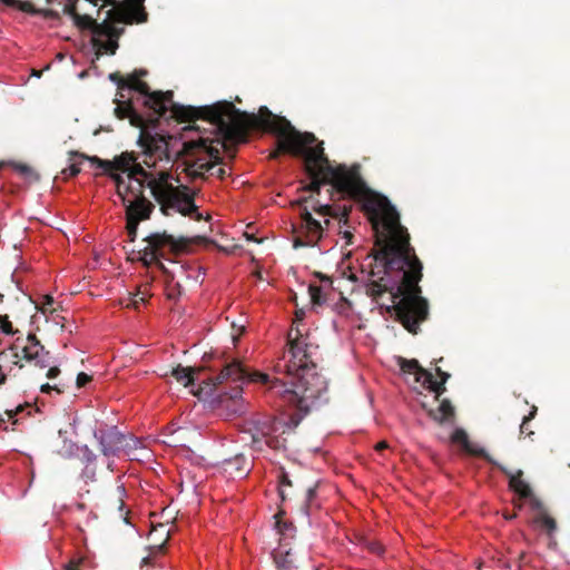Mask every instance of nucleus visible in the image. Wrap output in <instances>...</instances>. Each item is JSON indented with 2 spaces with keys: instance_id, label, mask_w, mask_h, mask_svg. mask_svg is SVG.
I'll return each mask as SVG.
<instances>
[{
  "instance_id": "nucleus-1",
  "label": "nucleus",
  "mask_w": 570,
  "mask_h": 570,
  "mask_svg": "<svg viewBox=\"0 0 570 570\" xmlns=\"http://www.w3.org/2000/svg\"><path fill=\"white\" fill-rule=\"evenodd\" d=\"M147 73L138 70L128 79L118 82L117 107L119 119L129 118L130 124L144 128L147 121H157L170 111L181 121L203 120L210 129L197 125L184 127L183 165L191 180L208 177L223 179L228 173L220 166V150L228 142H243L247 131L264 130L276 135L278 149L302 156L306 170L312 176L309 190L320 193L323 185L331 184L344 196L363 203L375 228L382 226L387 244L374 255L366 256L362 264V281L366 293L381 307L394 309L397 320L415 334L420 323L429 314L428 301L423 298L419 282L422 278V264L410 245V237L400 224V216L386 197L368 190L360 175L357 165L333 166L324 154L322 142L314 146L316 138L311 132H299L284 117L275 116L267 107L258 114L238 110L232 102L222 101L210 106H180L173 101V91H150L140 80Z\"/></svg>"
},
{
  "instance_id": "nucleus-2",
  "label": "nucleus",
  "mask_w": 570,
  "mask_h": 570,
  "mask_svg": "<svg viewBox=\"0 0 570 570\" xmlns=\"http://www.w3.org/2000/svg\"><path fill=\"white\" fill-rule=\"evenodd\" d=\"M303 311L295 313V320L287 334V347L274 362L272 373L250 371L239 361H233L218 374L208 379L220 401L232 402L233 412L245 411L242 399V386L245 383L259 385L266 397L275 401L278 406L294 407L296 412L291 417L294 425H297L326 393L327 382L317 373L314 361L317 345L303 324Z\"/></svg>"
},
{
  "instance_id": "nucleus-3",
  "label": "nucleus",
  "mask_w": 570,
  "mask_h": 570,
  "mask_svg": "<svg viewBox=\"0 0 570 570\" xmlns=\"http://www.w3.org/2000/svg\"><path fill=\"white\" fill-rule=\"evenodd\" d=\"M144 148L139 156L124 153L112 161H105L104 169L109 173L116 185V193L126 209L127 234L135 240L138 225L148 219L154 204L144 196L145 187L150 189L164 215L180 214L202 218L195 204V190L186 185L174 186L170 168L174 155L164 137L140 136Z\"/></svg>"
},
{
  "instance_id": "nucleus-4",
  "label": "nucleus",
  "mask_w": 570,
  "mask_h": 570,
  "mask_svg": "<svg viewBox=\"0 0 570 570\" xmlns=\"http://www.w3.org/2000/svg\"><path fill=\"white\" fill-rule=\"evenodd\" d=\"M336 224L337 234L344 239L345 245H351L353 233L348 226L347 212L336 210L330 204L311 202V210L305 205L299 212V223L294 225V246H314L327 235Z\"/></svg>"
},
{
  "instance_id": "nucleus-5",
  "label": "nucleus",
  "mask_w": 570,
  "mask_h": 570,
  "mask_svg": "<svg viewBox=\"0 0 570 570\" xmlns=\"http://www.w3.org/2000/svg\"><path fill=\"white\" fill-rule=\"evenodd\" d=\"M146 245L139 250L140 259L145 265H157L165 274L168 275L170 282H176L179 286V282L183 277L194 278L198 281L200 276L199 268H186L184 265L169 261L174 265L173 269H168L161 262V259H168L170 254H174L180 249L178 242L173 235L167 233H153L145 238Z\"/></svg>"
},
{
  "instance_id": "nucleus-6",
  "label": "nucleus",
  "mask_w": 570,
  "mask_h": 570,
  "mask_svg": "<svg viewBox=\"0 0 570 570\" xmlns=\"http://www.w3.org/2000/svg\"><path fill=\"white\" fill-rule=\"evenodd\" d=\"M281 428L282 423L275 417L256 414L244 421L240 432L249 438L255 451L277 450L284 446V440L278 435Z\"/></svg>"
},
{
  "instance_id": "nucleus-7",
  "label": "nucleus",
  "mask_w": 570,
  "mask_h": 570,
  "mask_svg": "<svg viewBox=\"0 0 570 570\" xmlns=\"http://www.w3.org/2000/svg\"><path fill=\"white\" fill-rule=\"evenodd\" d=\"M105 456H118L124 453L131 455L132 451L141 446V441L131 435L121 433L117 426L100 428L94 432Z\"/></svg>"
},
{
  "instance_id": "nucleus-8",
  "label": "nucleus",
  "mask_w": 570,
  "mask_h": 570,
  "mask_svg": "<svg viewBox=\"0 0 570 570\" xmlns=\"http://www.w3.org/2000/svg\"><path fill=\"white\" fill-rule=\"evenodd\" d=\"M75 23L81 29H88L92 33V42L94 46L99 50H104L105 52H109L111 55L115 53L118 45L115 39H112V29L105 21L104 23H97L88 14H79L77 12H72Z\"/></svg>"
},
{
  "instance_id": "nucleus-9",
  "label": "nucleus",
  "mask_w": 570,
  "mask_h": 570,
  "mask_svg": "<svg viewBox=\"0 0 570 570\" xmlns=\"http://www.w3.org/2000/svg\"><path fill=\"white\" fill-rule=\"evenodd\" d=\"M276 529L279 537L278 546L273 550V559L276 567L282 570L296 568V558L292 551L291 541L295 537V527L292 523L276 521Z\"/></svg>"
},
{
  "instance_id": "nucleus-10",
  "label": "nucleus",
  "mask_w": 570,
  "mask_h": 570,
  "mask_svg": "<svg viewBox=\"0 0 570 570\" xmlns=\"http://www.w3.org/2000/svg\"><path fill=\"white\" fill-rule=\"evenodd\" d=\"M401 370L404 373L414 374L415 381L421 383L423 387L434 392L438 396L441 395L444 391V384L450 377V374L443 372L440 367L436 368V373L440 377V381H436L432 373L422 368L416 360H403L401 363Z\"/></svg>"
},
{
  "instance_id": "nucleus-11",
  "label": "nucleus",
  "mask_w": 570,
  "mask_h": 570,
  "mask_svg": "<svg viewBox=\"0 0 570 570\" xmlns=\"http://www.w3.org/2000/svg\"><path fill=\"white\" fill-rule=\"evenodd\" d=\"M222 472L229 479H244L252 469V463L244 454H236L233 458L223 460Z\"/></svg>"
},
{
  "instance_id": "nucleus-12",
  "label": "nucleus",
  "mask_w": 570,
  "mask_h": 570,
  "mask_svg": "<svg viewBox=\"0 0 570 570\" xmlns=\"http://www.w3.org/2000/svg\"><path fill=\"white\" fill-rule=\"evenodd\" d=\"M23 357L29 362H35L39 367H47L50 364L49 353L37 340L35 334L27 336V344L22 348Z\"/></svg>"
},
{
  "instance_id": "nucleus-13",
  "label": "nucleus",
  "mask_w": 570,
  "mask_h": 570,
  "mask_svg": "<svg viewBox=\"0 0 570 570\" xmlns=\"http://www.w3.org/2000/svg\"><path fill=\"white\" fill-rule=\"evenodd\" d=\"M498 468L509 478L510 489L517 493L520 499L530 500L535 505L539 504L538 500L533 497L529 484L522 480L523 472L521 470L511 472L502 465H498Z\"/></svg>"
},
{
  "instance_id": "nucleus-14",
  "label": "nucleus",
  "mask_w": 570,
  "mask_h": 570,
  "mask_svg": "<svg viewBox=\"0 0 570 570\" xmlns=\"http://www.w3.org/2000/svg\"><path fill=\"white\" fill-rule=\"evenodd\" d=\"M332 287L330 277H322L320 283H311L308 285V294L313 305H323L326 302L327 293Z\"/></svg>"
},
{
  "instance_id": "nucleus-15",
  "label": "nucleus",
  "mask_w": 570,
  "mask_h": 570,
  "mask_svg": "<svg viewBox=\"0 0 570 570\" xmlns=\"http://www.w3.org/2000/svg\"><path fill=\"white\" fill-rule=\"evenodd\" d=\"M69 455L77 456L85 465L96 464L97 455L88 445H77L70 443L68 446Z\"/></svg>"
},
{
  "instance_id": "nucleus-16",
  "label": "nucleus",
  "mask_w": 570,
  "mask_h": 570,
  "mask_svg": "<svg viewBox=\"0 0 570 570\" xmlns=\"http://www.w3.org/2000/svg\"><path fill=\"white\" fill-rule=\"evenodd\" d=\"M194 374L195 373L190 367H184L181 365H178L171 371V376H174L176 381L185 387L194 386Z\"/></svg>"
},
{
  "instance_id": "nucleus-17",
  "label": "nucleus",
  "mask_w": 570,
  "mask_h": 570,
  "mask_svg": "<svg viewBox=\"0 0 570 570\" xmlns=\"http://www.w3.org/2000/svg\"><path fill=\"white\" fill-rule=\"evenodd\" d=\"M320 505L321 504L317 499V485L315 484L307 489L302 511L308 517L314 510L318 509Z\"/></svg>"
},
{
  "instance_id": "nucleus-18",
  "label": "nucleus",
  "mask_w": 570,
  "mask_h": 570,
  "mask_svg": "<svg viewBox=\"0 0 570 570\" xmlns=\"http://www.w3.org/2000/svg\"><path fill=\"white\" fill-rule=\"evenodd\" d=\"M128 2L131 4V9H130L131 20L136 21L138 23L146 22L147 21V12L145 11V8L142 7L144 0H128Z\"/></svg>"
},
{
  "instance_id": "nucleus-19",
  "label": "nucleus",
  "mask_w": 570,
  "mask_h": 570,
  "mask_svg": "<svg viewBox=\"0 0 570 570\" xmlns=\"http://www.w3.org/2000/svg\"><path fill=\"white\" fill-rule=\"evenodd\" d=\"M148 284L138 287L137 292L132 295V297L127 303V307L138 308L140 304H145L147 298L150 296L148 291Z\"/></svg>"
},
{
  "instance_id": "nucleus-20",
  "label": "nucleus",
  "mask_w": 570,
  "mask_h": 570,
  "mask_svg": "<svg viewBox=\"0 0 570 570\" xmlns=\"http://www.w3.org/2000/svg\"><path fill=\"white\" fill-rule=\"evenodd\" d=\"M534 522L542 529H544L550 535L556 531V521L548 514H540L535 518Z\"/></svg>"
},
{
  "instance_id": "nucleus-21",
  "label": "nucleus",
  "mask_w": 570,
  "mask_h": 570,
  "mask_svg": "<svg viewBox=\"0 0 570 570\" xmlns=\"http://www.w3.org/2000/svg\"><path fill=\"white\" fill-rule=\"evenodd\" d=\"M464 450L470 454L484 458L487 461L495 464L497 466L499 465L498 463L492 461L491 458L485 453L484 449L480 448L478 444L469 442L468 444H465Z\"/></svg>"
},
{
  "instance_id": "nucleus-22",
  "label": "nucleus",
  "mask_w": 570,
  "mask_h": 570,
  "mask_svg": "<svg viewBox=\"0 0 570 570\" xmlns=\"http://www.w3.org/2000/svg\"><path fill=\"white\" fill-rule=\"evenodd\" d=\"M285 487H292V482L288 474L285 471H281L278 475V494L282 501L286 499Z\"/></svg>"
},
{
  "instance_id": "nucleus-23",
  "label": "nucleus",
  "mask_w": 570,
  "mask_h": 570,
  "mask_svg": "<svg viewBox=\"0 0 570 570\" xmlns=\"http://www.w3.org/2000/svg\"><path fill=\"white\" fill-rule=\"evenodd\" d=\"M96 473H97L96 464H89V465L83 466L80 476L86 483L94 482V481H96Z\"/></svg>"
},
{
  "instance_id": "nucleus-24",
  "label": "nucleus",
  "mask_w": 570,
  "mask_h": 570,
  "mask_svg": "<svg viewBox=\"0 0 570 570\" xmlns=\"http://www.w3.org/2000/svg\"><path fill=\"white\" fill-rule=\"evenodd\" d=\"M117 498L119 501V511L120 515L122 517L124 510H125V498L127 495L126 488L124 483H119L116 489Z\"/></svg>"
},
{
  "instance_id": "nucleus-25",
  "label": "nucleus",
  "mask_w": 570,
  "mask_h": 570,
  "mask_svg": "<svg viewBox=\"0 0 570 570\" xmlns=\"http://www.w3.org/2000/svg\"><path fill=\"white\" fill-rule=\"evenodd\" d=\"M366 549L376 556H382L384 553V547L377 541H367Z\"/></svg>"
},
{
  "instance_id": "nucleus-26",
  "label": "nucleus",
  "mask_w": 570,
  "mask_h": 570,
  "mask_svg": "<svg viewBox=\"0 0 570 570\" xmlns=\"http://www.w3.org/2000/svg\"><path fill=\"white\" fill-rule=\"evenodd\" d=\"M439 410L443 420L449 419L453 414V407L449 401H443L440 404Z\"/></svg>"
},
{
  "instance_id": "nucleus-27",
  "label": "nucleus",
  "mask_w": 570,
  "mask_h": 570,
  "mask_svg": "<svg viewBox=\"0 0 570 570\" xmlns=\"http://www.w3.org/2000/svg\"><path fill=\"white\" fill-rule=\"evenodd\" d=\"M0 330L2 331V333L7 335L13 334L12 324L9 321L8 316L0 315Z\"/></svg>"
},
{
  "instance_id": "nucleus-28",
  "label": "nucleus",
  "mask_w": 570,
  "mask_h": 570,
  "mask_svg": "<svg viewBox=\"0 0 570 570\" xmlns=\"http://www.w3.org/2000/svg\"><path fill=\"white\" fill-rule=\"evenodd\" d=\"M452 440L456 443H460L465 446L470 441L468 439L466 433L463 430H455V432L452 435Z\"/></svg>"
},
{
  "instance_id": "nucleus-29",
  "label": "nucleus",
  "mask_w": 570,
  "mask_h": 570,
  "mask_svg": "<svg viewBox=\"0 0 570 570\" xmlns=\"http://www.w3.org/2000/svg\"><path fill=\"white\" fill-rule=\"evenodd\" d=\"M535 412H537V407L533 406L532 407V411L529 413V415L524 416L523 420H522V423L520 425V433L523 434V433H528V434H532L531 431L528 432V428H527V424L530 420H532L535 415Z\"/></svg>"
},
{
  "instance_id": "nucleus-30",
  "label": "nucleus",
  "mask_w": 570,
  "mask_h": 570,
  "mask_svg": "<svg viewBox=\"0 0 570 570\" xmlns=\"http://www.w3.org/2000/svg\"><path fill=\"white\" fill-rule=\"evenodd\" d=\"M83 563V559H72L66 566L65 570H81V564Z\"/></svg>"
},
{
  "instance_id": "nucleus-31",
  "label": "nucleus",
  "mask_w": 570,
  "mask_h": 570,
  "mask_svg": "<svg viewBox=\"0 0 570 570\" xmlns=\"http://www.w3.org/2000/svg\"><path fill=\"white\" fill-rule=\"evenodd\" d=\"M90 381H91V376L88 375L87 373L81 372L77 375V386L78 387L86 386Z\"/></svg>"
},
{
  "instance_id": "nucleus-32",
  "label": "nucleus",
  "mask_w": 570,
  "mask_h": 570,
  "mask_svg": "<svg viewBox=\"0 0 570 570\" xmlns=\"http://www.w3.org/2000/svg\"><path fill=\"white\" fill-rule=\"evenodd\" d=\"M59 373H60V370L58 367H56V366L50 367L47 372V377L50 380L55 379L58 376Z\"/></svg>"
},
{
  "instance_id": "nucleus-33",
  "label": "nucleus",
  "mask_w": 570,
  "mask_h": 570,
  "mask_svg": "<svg viewBox=\"0 0 570 570\" xmlns=\"http://www.w3.org/2000/svg\"><path fill=\"white\" fill-rule=\"evenodd\" d=\"M374 449H375V451H376V452H382L383 450L389 449V444H387V442H386V441H381V442H379V443L375 445V448H374Z\"/></svg>"
},
{
  "instance_id": "nucleus-34",
  "label": "nucleus",
  "mask_w": 570,
  "mask_h": 570,
  "mask_svg": "<svg viewBox=\"0 0 570 570\" xmlns=\"http://www.w3.org/2000/svg\"><path fill=\"white\" fill-rule=\"evenodd\" d=\"M51 390H56V391H57V392H59V393L61 392L57 386H52V385H50V384H48V383H47V384L41 385V392L48 393V392H49V391H51Z\"/></svg>"
},
{
  "instance_id": "nucleus-35",
  "label": "nucleus",
  "mask_w": 570,
  "mask_h": 570,
  "mask_svg": "<svg viewBox=\"0 0 570 570\" xmlns=\"http://www.w3.org/2000/svg\"><path fill=\"white\" fill-rule=\"evenodd\" d=\"M70 171H71V175H77L80 173V168L77 165H71Z\"/></svg>"
},
{
  "instance_id": "nucleus-36",
  "label": "nucleus",
  "mask_w": 570,
  "mask_h": 570,
  "mask_svg": "<svg viewBox=\"0 0 570 570\" xmlns=\"http://www.w3.org/2000/svg\"><path fill=\"white\" fill-rule=\"evenodd\" d=\"M150 561V558L149 557H146L141 560L142 564H148Z\"/></svg>"
},
{
  "instance_id": "nucleus-37",
  "label": "nucleus",
  "mask_w": 570,
  "mask_h": 570,
  "mask_svg": "<svg viewBox=\"0 0 570 570\" xmlns=\"http://www.w3.org/2000/svg\"><path fill=\"white\" fill-rule=\"evenodd\" d=\"M6 4H13L16 1L14 0H2Z\"/></svg>"
},
{
  "instance_id": "nucleus-38",
  "label": "nucleus",
  "mask_w": 570,
  "mask_h": 570,
  "mask_svg": "<svg viewBox=\"0 0 570 570\" xmlns=\"http://www.w3.org/2000/svg\"><path fill=\"white\" fill-rule=\"evenodd\" d=\"M4 380H6L4 374H1V375H0V384H1V383H3V382H4Z\"/></svg>"
},
{
  "instance_id": "nucleus-39",
  "label": "nucleus",
  "mask_w": 570,
  "mask_h": 570,
  "mask_svg": "<svg viewBox=\"0 0 570 570\" xmlns=\"http://www.w3.org/2000/svg\"><path fill=\"white\" fill-rule=\"evenodd\" d=\"M127 514H128V511H126V512H125L124 521H125L126 523H129V521H128V519H127Z\"/></svg>"
},
{
  "instance_id": "nucleus-40",
  "label": "nucleus",
  "mask_w": 570,
  "mask_h": 570,
  "mask_svg": "<svg viewBox=\"0 0 570 570\" xmlns=\"http://www.w3.org/2000/svg\"><path fill=\"white\" fill-rule=\"evenodd\" d=\"M108 469H110V470L112 469V463L111 462L108 463Z\"/></svg>"
}]
</instances>
